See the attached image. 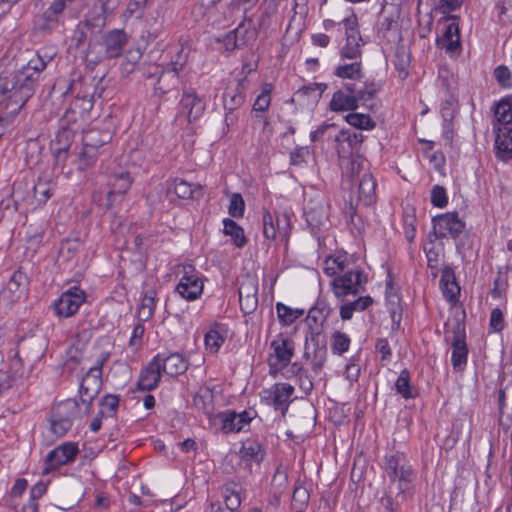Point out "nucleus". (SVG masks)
Returning <instances> with one entry per match:
<instances>
[{
	"mask_svg": "<svg viewBox=\"0 0 512 512\" xmlns=\"http://www.w3.org/2000/svg\"><path fill=\"white\" fill-rule=\"evenodd\" d=\"M373 302V298L369 295L361 296L352 302H347L341 305L339 309L340 317L343 321H348L352 319L354 312L365 311L373 304Z\"/></svg>",
	"mask_w": 512,
	"mask_h": 512,
	"instance_id": "obj_38",
	"label": "nucleus"
},
{
	"mask_svg": "<svg viewBox=\"0 0 512 512\" xmlns=\"http://www.w3.org/2000/svg\"><path fill=\"white\" fill-rule=\"evenodd\" d=\"M156 291L152 288L145 291L141 305L137 310L138 319L140 322L148 321L154 314L156 308Z\"/></svg>",
	"mask_w": 512,
	"mask_h": 512,
	"instance_id": "obj_45",
	"label": "nucleus"
},
{
	"mask_svg": "<svg viewBox=\"0 0 512 512\" xmlns=\"http://www.w3.org/2000/svg\"><path fill=\"white\" fill-rule=\"evenodd\" d=\"M98 158V150L83 145L79 154V169L84 170L92 166Z\"/></svg>",
	"mask_w": 512,
	"mask_h": 512,
	"instance_id": "obj_58",
	"label": "nucleus"
},
{
	"mask_svg": "<svg viewBox=\"0 0 512 512\" xmlns=\"http://www.w3.org/2000/svg\"><path fill=\"white\" fill-rule=\"evenodd\" d=\"M76 130L70 128H61L56 134L53 141L54 155L58 160L65 161L67 159L68 150L74 140Z\"/></svg>",
	"mask_w": 512,
	"mask_h": 512,
	"instance_id": "obj_33",
	"label": "nucleus"
},
{
	"mask_svg": "<svg viewBox=\"0 0 512 512\" xmlns=\"http://www.w3.org/2000/svg\"><path fill=\"white\" fill-rule=\"evenodd\" d=\"M179 282L175 286L174 292L182 299L193 302L199 299L204 290L203 275L192 264H184L178 270Z\"/></svg>",
	"mask_w": 512,
	"mask_h": 512,
	"instance_id": "obj_7",
	"label": "nucleus"
},
{
	"mask_svg": "<svg viewBox=\"0 0 512 512\" xmlns=\"http://www.w3.org/2000/svg\"><path fill=\"white\" fill-rule=\"evenodd\" d=\"M334 75L346 82H356L358 85H362L364 73L362 62L357 59L352 63L340 64L335 67Z\"/></svg>",
	"mask_w": 512,
	"mask_h": 512,
	"instance_id": "obj_31",
	"label": "nucleus"
},
{
	"mask_svg": "<svg viewBox=\"0 0 512 512\" xmlns=\"http://www.w3.org/2000/svg\"><path fill=\"white\" fill-rule=\"evenodd\" d=\"M364 139L365 137L362 133L342 129L335 137L339 156L346 158L353 154H358L361 150Z\"/></svg>",
	"mask_w": 512,
	"mask_h": 512,
	"instance_id": "obj_19",
	"label": "nucleus"
},
{
	"mask_svg": "<svg viewBox=\"0 0 512 512\" xmlns=\"http://www.w3.org/2000/svg\"><path fill=\"white\" fill-rule=\"evenodd\" d=\"M380 86L375 81H366L362 85L356 82H344L330 100L329 108L333 112L355 111L359 106L372 108L370 103L376 97Z\"/></svg>",
	"mask_w": 512,
	"mask_h": 512,
	"instance_id": "obj_2",
	"label": "nucleus"
},
{
	"mask_svg": "<svg viewBox=\"0 0 512 512\" xmlns=\"http://www.w3.org/2000/svg\"><path fill=\"white\" fill-rule=\"evenodd\" d=\"M154 359L159 364L160 370L169 376H179L185 373L189 366L185 357L178 352L170 353L168 355L165 353H158L154 356Z\"/></svg>",
	"mask_w": 512,
	"mask_h": 512,
	"instance_id": "obj_20",
	"label": "nucleus"
},
{
	"mask_svg": "<svg viewBox=\"0 0 512 512\" xmlns=\"http://www.w3.org/2000/svg\"><path fill=\"white\" fill-rule=\"evenodd\" d=\"M206 110V102L194 90L184 91L178 106V116L185 117L189 123L197 121Z\"/></svg>",
	"mask_w": 512,
	"mask_h": 512,
	"instance_id": "obj_15",
	"label": "nucleus"
},
{
	"mask_svg": "<svg viewBox=\"0 0 512 512\" xmlns=\"http://www.w3.org/2000/svg\"><path fill=\"white\" fill-rule=\"evenodd\" d=\"M433 230L429 233L432 243V235L436 239L452 238L457 239L465 230L466 224L459 217L458 212H446L432 218Z\"/></svg>",
	"mask_w": 512,
	"mask_h": 512,
	"instance_id": "obj_10",
	"label": "nucleus"
},
{
	"mask_svg": "<svg viewBox=\"0 0 512 512\" xmlns=\"http://www.w3.org/2000/svg\"><path fill=\"white\" fill-rule=\"evenodd\" d=\"M399 13L394 6L383 7L378 21V33L383 37L392 30H395L398 25Z\"/></svg>",
	"mask_w": 512,
	"mask_h": 512,
	"instance_id": "obj_40",
	"label": "nucleus"
},
{
	"mask_svg": "<svg viewBox=\"0 0 512 512\" xmlns=\"http://www.w3.org/2000/svg\"><path fill=\"white\" fill-rule=\"evenodd\" d=\"M495 148L498 159L509 162L512 160V126L496 127Z\"/></svg>",
	"mask_w": 512,
	"mask_h": 512,
	"instance_id": "obj_25",
	"label": "nucleus"
},
{
	"mask_svg": "<svg viewBox=\"0 0 512 512\" xmlns=\"http://www.w3.org/2000/svg\"><path fill=\"white\" fill-rule=\"evenodd\" d=\"M28 285V277L25 272L21 269H18L13 272L8 283L7 289L15 295V297L19 298L21 294L26 290Z\"/></svg>",
	"mask_w": 512,
	"mask_h": 512,
	"instance_id": "obj_49",
	"label": "nucleus"
},
{
	"mask_svg": "<svg viewBox=\"0 0 512 512\" xmlns=\"http://www.w3.org/2000/svg\"><path fill=\"white\" fill-rule=\"evenodd\" d=\"M47 61L40 54L31 58L17 71L0 68V126L14 123L21 109L34 95L41 73Z\"/></svg>",
	"mask_w": 512,
	"mask_h": 512,
	"instance_id": "obj_1",
	"label": "nucleus"
},
{
	"mask_svg": "<svg viewBox=\"0 0 512 512\" xmlns=\"http://www.w3.org/2000/svg\"><path fill=\"white\" fill-rule=\"evenodd\" d=\"M168 192H173L179 199L199 198L203 195L202 186L192 184L183 179L175 178L168 187Z\"/></svg>",
	"mask_w": 512,
	"mask_h": 512,
	"instance_id": "obj_32",
	"label": "nucleus"
},
{
	"mask_svg": "<svg viewBox=\"0 0 512 512\" xmlns=\"http://www.w3.org/2000/svg\"><path fill=\"white\" fill-rule=\"evenodd\" d=\"M133 179L129 172L115 173L110 177V190L107 193V205L112 206L116 195H124L130 189Z\"/></svg>",
	"mask_w": 512,
	"mask_h": 512,
	"instance_id": "obj_28",
	"label": "nucleus"
},
{
	"mask_svg": "<svg viewBox=\"0 0 512 512\" xmlns=\"http://www.w3.org/2000/svg\"><path fill=\"white\" fill-rule=\"evenodd\" d=\"M227 338V327L221 323H215L205 334V347L211 354H216Z\"/></svg>",
	"mask_w": 512,
	"mask_h": 512,
	"instance_id": "obj_34",
	"label": "nucleus"
},
{
	"mask_svg": "<svg viewBox=\"0 0 512 512\" xmlns=\"http://www.w3.org/2000/svg\"><path fill=\"white\" fill-rule=\"evenodd\" d=\"M218 418L222 423V431L225 433L240 432L244 426L250 423L253 416L249 411L236 413L232 410H227L218 414Z\"/></svg>",
	"mask_w": 512,
	"mask_h": 512,
	"instance_id": "obj_23",
	"label": "nucleus"
},
{
	"mask_svg": "<svg viewBox=\"0 0 512 512\" xmlns=\"http://www.w3.org/2000/svg\"><path fill=\"white\" fill-rule=\"evenodd\" d=\"M351 340L343 332L335 331L331 336V349L334 354H343L349 350Z\"/></svg>",
	"mask_w": 512,
	"mask_h": 512,
	"instance_id": "obj_55",
	"label": "nucleus"
},
{
	"mask_svg": "<svg viewBox=\"0 0 512 512\" xmlns=\"http://www.w3.org/2000/svg\"><path fill=\"white\" fill-rule=\"evenodd\" d=\"M367 275L359 267H349L341 275L334 277L330 283L336 298L343 300L348 295H358L365 291Z\"/></svg>",
	"mask_w": 512,
	"mask_h": 512,
	"instance_id": "obj_6",
	"label": "nucleus"
},
{
	"mask_svg": "<svg viewBox=\"0 0 512 512\" xmlns=\"http://www.w3.org/2000/svg\"><path fill=\"white\" fill-rule=\"evenodd\" d=\"M265 450L261 443L254 439H247L237 454L239 469L251 474L254 467H259L265 458Z\"/></svg>",
	"mask_w": 512,
	"mask_h": 512,
	"instance_id": "obj_13",
	"label": "nucleus"
},
{
	"mask_svg": "<svg viewBox=\"0 0 512 512\" xmlns=\"http://www.w3.org/2000/svg\"><path fill=\"white\" fill-rule=\"evenodd\" d=\"M329 204L321 199L310 200L304 210L306 222L312 231L326 229L330 224L329 220Z\"/></svg>",
	"mask_w": 512,
	"mask_h": 512,
	"instance_id": "obj_14",
	"label": "nucleus"
},
{
	"mask_svg": "<svg viewBox=\"0 0 512 512\" xmlns=\"http://www.w3.org/2000/svg\"><path fill=\"white\" fill-rule=\"evenodd\" d=\"M329 312L326 307L320 308L319 306L313 307L309 310L308 316H307V322L310 325L311 323H314V326L319 325L322 328V325L324 321L326 320Z\"/></svg>",
	"mask_w": 512,
	"mask_h": 512,
	"instance_id": "obj_63",
	"label": "nucleus"
},
{
	"mask_svg": "<svg viewBox=\"0 0 512 512\" xmlns=\"http://www.w3.org/2000/svg\"><path fill=\"white\" fill-rule=\"evenodd\" d=\"M112 139L109 130L91 128L83 135V145L99 150L100 147L108 144Z\"/></svg>",
	"mask_w": 512,
	"mask_h": 512,
	"instance_id": "obj_43",
	"label": "nucleus"
},
{
	"mask_svg": "<svg viewBox=\"0 0 512 512\" xmlns=\"http://www.w3.org/2000/svg\"><path fill=\"white\" fill-rule=\"evenodd\" d=\"M274 86L272 83L265 82L261 85V92L256 97L253 105L252 112L255 113V117L262 120L264 127L269 125V120L264 116V113L267 112L270 108L272 101V92Z\"/></svg>",
	"mask_w": 512,
	"mask_h": 512,
	"instance_id": "obj_26",
	"label": "nucleus"
},
{
	"mask_svg": "<svg viewBox=\"0 0 512 512\" xmlns=\"http://www.w3.org/2000/svg\"><path fill=\"white\" fill-rule=\"evenodd\" d=\"M348 256L346 253H338L333 256L326 257L324 261L323 271L326 275L336 277L341 275L349 268Z\"/></svg>",
	"mask_w": 512,
	"mask_h": 512,
	"instance_id": "obj_39",
	"label": "nucleus"
},
{
	"mask_svg": "<svg viewBox=\"0 0 512 512\" xmlns=\"http://www.w3.org/2000/svg\"><path fill=\"white\" fill-rule=\"evenodd\" d=\"M258 284L254 280H247L239 287L240 309L245 315L252 314L258 307Z\"/></svg>",
	"mask_w": 512,
	"mask_h": 512,
	"instance_id": "obj_24",
	"label": "nucleus"
},
{
	"mask_svg": "<svg viewBox=\"0 0 512 512\" xmlns=\"http://www.w3.org/2000/svg\"><path fill=\"white\" fill-rule=\"evenodd\" d=\"M309 498H310L309 492L304 486H302V485L295 486V488L293 490V495H292L293 508L297 512H302L306 508Z\"/></svg>",
	"mask_w": 512,
	"mask_h": 512,
	"instance_id": "obj_57",
	"label": "nucleus"
},
{
	"mask_svg": "<svg viewBox=\"0 0 512 512\" xmlns=\"http://www.w3.org/2000/svg\"><path fill=\"white\" fill-rule=\"evenodd\" d=\"M493 75L497 83L503 88H510L512 86V74L509 68L505 65L497 66L494 69Z\"/></svg>",
	"mask_w": 512,
	"mask_h": 512,
	"instance_id": "obj_62",
	"label": "nucleus"
},
{
	"mask_svg": "<svg viewBox=\"0 0 512 512\" xmlns=\"http://www.w3.org/2000/svg\"><path fill=\"white\" fill-rule=\"evenodd\" d=\"M327 87L326 83H310L300 87L295 92V95L299 97L307 96L312 98L314 101H318Z\"/></svg>",
	"mask_w": 512,
	"mask_h": 512,
	"instance_id": "obj_54",
	"label": "nucleus"
},
{
	"mask_svg": "<svg viewBox=\"0 0 512 512\" xmlns=\"http://www.w3.org/2000/svg\"><path fill=\"white\" fill-rule=\"evenodd\" d=\"M263 235L268 240H275L277 235L287 238L290 232V217L284 213L273 215L269 210L264 209L262 215Z\"/></svg>",
	"mask_w": 512,
	"mask_h": 512,
	"instance_id": "obj_16",
	"label": "nucleus"
},
{
	"mask_svg": "<svg viewBox=\"0 0 512 512\" xmlns=\"http://www.w3.org/2000/svg\"><path fill=\"white\" fill-rule=\"evenodd\" d=\"M59 410L60 408L53 411L50 418V431L57 438L65 436L72 427L71 418L62 415Z\"/></svg>",
	"mask_w": 512,
	"mask_h": 512,
	"instance_id": "obj_44",
	"label": "nucleus"
},
{
	"mask_svg": "<svg viewBox=\"0 0 512 512\" xmlns=\"http://www.w3.org/2000/svg\"><path fill=\"white\" fill-rule=\"evenodd\" d=\"M78 453L79 448L77 443L64 442L58 445L46 455L42 474L48 475L59 467L72 463Z\"/></svg>",
	"mask_w": 512,
	"mask_h": 512,
	"instance_id": "obj_12",
	"label": "nucleus"
},
{
	"mask_svg": "<svg viewBox=\"0 0 512 512\" xmlns=\"http://www.w3.org/2000/svg\"><path fill=\"white\" fill-rule=\"evenodd\" d=\"M189 49L181 45L170 62L160 74L154 91L158 96H163L173 89H176L180 83L179 72L188 62Z\"/></svg>",
	"mask_w": 512,
	"mask_h": 512,
	"instance_id": "obj_5",
	"label": "nucleus"
},
{
	"mask_svg": "<svg viewBox=\"0 0 512 512\" xmlns=\"http://www.w3.org/2000/svg\"><path fill=\"white\" fill-rule=\"evenodd\" d=\"M85 299L86 294L83 290L76 286L71 287L55 302V312L60 317L68 318L78 311Z\"/></svg>",
	"mask_w": 512,
	"mask_h": 512,
	"instance_id": "obj_17",
	"label": "nucleus"
},
{
	"mask_svg": "<svg viewBox=\"0 0 512 512\" xmlns=\"http://www.w3.org/2000/svg\"><path fill=\"white\" fill-rule=\"evenodd\" d=\"M445 20L451 21L445 26L444 32L440 38L437 39V46L445 49L450 55L459 54L461 51L460 29L457 22L458 17L449 15Z\"/></svg>",
	"mask_w": 512,
	"mask_h": 512,
	"instance_id": "obj_18",
	"label": "nucleus"
},
{
	"mask_svg": "<svg viewBox=\"0 0 512 512\" xmlns=\"http://www.w3.org/2000/svg\"><path fill=\"white\" fill-rule=\"evenodd\" d=\"M104 46L107 57H118L127 44V34L121 29L109 31L104 37Z\"/></svg>",
	"mask_w": 512,
	"mask_h": 512,
	"instance_id": "obj_30",
	"label": "nucleus"
},
{
	"mask_svg": "<svg viewBox=\"0 0 512 512\" xmlns=\"http://www.w3.org/2000/svg\"><path fill=\"white\" fill-rule=\"evenodd\" d=\"M496 127L512 126V95L502 98L494 106Z\"/></svg>",
	"mask_w": 512,
	"mask_h": 512,
	"instance_id": "obj_37",
	"label": "nucleus"
},
{
	"mask_svg": "<svg viewBox=\"0 0 512 512\" xmlns=\"http://www.w3.org/2000/svg\"><path fill=\"white\" fill-rule=\"evenodd\" d=\"M33 194L39 205L45 204L54 194V184L39 179L33 187Z\"/></svg>",
	"mask_w": 512,
	"mask_h": 512,
	"instance_id": "obj_52",
	"label": "nucleus"
},
{
	"mask_svg": "<svg viewBox=\"0 0 512 512\" xmlns=\"http://www.w3.org/2000/svg\"><path fill=\"white\" fill-rule=\"evenodd\" d=\"M272 352L268 364L272 370H281L288 366L294 356V342L283 333L278 334L270 343Z\"/></svg>",
	"mask_w": 512,
	"mask_h": 512,
	"instance_id": "obj_11",
	"label": "nucleus"
},
{
	"mask_svg": "<svg viewBox=\"0 0 512 512\" xmlns=\"http://www.w3.org/2000/svg\"><path fill=\"white\" fill-rule=\"evenodd\" d=\"M377 182L370 172H364L358 182L357 186V200L356 206L362 204L364 206H371L377 200Z\"/></svg>",
	"mask_w": 512,
	"mask_h": 512,
	"instance_id": "obj_22",
	"label": "nucleus"
},
{
	"mask_svg": "<svg viewBox=\"0 0 512 512\" xmlns=\"http://www.w3.org/2000/svg\"><path fill=\"white\" fill-rule=\"evenodd\" d=\"M395 389L404 399H413L417 396V391L410 384V372L407 369H403L396 382Z\"/></svg>",
	"mask_w": 512,
	"mask_h": 512,
	"instance_id": "obj_47",
	"label": "nucleus"
},
{
	"mask_svg": "<svg viewBox=\"0 0 512 512\" xmlns=\"http://www.w3.org/2000/svg\"><path fill=\"white\" fill-rule=\"evenodd\" d=\"M120 397L115 394L105 395L99 403L100 410L98 413L105 418L114 417L117 414L119 407Z\"/></svg>",
	"mask_w": 512,
	"mask_h": 512,
	"instance_id": "obj_51",
	"label": "nucleus"
},
{
	"mask_svg": "<svg viewBox=\"0 0 512 512\" xmlns=\"http://www.w3.org/2000/svg\"><path fill=\"white\" fill-rule=\"evenodd\" d=\"M446 339L451 342V362L454 370L461 371L467 364L468 348L466 345L465 324L459 320L445 323Z\"/></svg>",
	"mask_w": 512,
	"mask_h": 512,
	"instance_id": "obj_8",
	"label": "nucleus"
},
{
	"mask_svg": "<svg viewBox=\"0 0 512 512\" xmlns=\"http://www.w3.org/2000/svg\"><path fill=\"white\" fill-rule=\"evenodd\" d=\"M162 371L159 368V364L153 358L148 365L141 371L137 387L142 391H151L155 389L161 379Z\"/></svg>",
	"mask_w": 512,
	"mask_h": 512,
	"instance_id": "obj_27",
	"label": "nucleus"
},
{
	"mask_svg": "<svg viewBox=\"0 0 512 512\" xmlns=\"http://www.w3.org/2000/svg\"><path fill=\"white\" fill-rule=\"evenodd\" d=\"M316 346L326 347V342L324 340V337L322 336V328L319 325H310L305 336V347L312 349Z\"/></svg>",
	"mask_w": 512,
	"mask_h": 512,
	"instance_id": "obj_56",
	"label": "nucleus"
},
{
	"mask_svg": "<svg viewBox=\"0 0 512 512\" xmlns=\"http://www.w3.org/2000/svg\"><path fill=\"white\" fill-rule=\"evenodd\" d=\"M223 102L225 110H237L245 103V96L235 95L227 90L223 94Z\"/></svg>",
	"mask_w": 512,
	"mask_h": 512,
	"instance_id": "obj_64",
	"label": "nucleus"
},
{
	"mask_svg": "<svg viewBox=\"0 0 512 512\" xmlns=\"http://www.w3.org/2000/svg\"><path fill=\"white\" fill-rule=\"evenodd\" d=\"M345 31V44L340 48L341 59L357 60L362 56L361 47L364 41L359 31V23L356 14L351 13L342 20Z\"/></svg>",
	"mask_w": 512,
	"mask_h": 512,
	"instance_id": "obj_9",
	"label": "nucleus"
},
{
	"mask_svg": "<svg viewBox=\"0 0 512 512\" xmlns=\"http://www.w3.org/2000/svg\"><path fill=\"white\" fill-rule=\"evenodd\" d=\"M245 211V202L240 193H233L230 197L229 214L234 218H242Z\"/></svg>",
	"mask_w": 512,
	"mask_h": 512,
	"instance_id": "obj_59",
	"label": "nucleus"
},
{
	"mask_svg": "<svg viewBox=\"0 0 512 512\" xmlns=\"http://www.w3.org/2000/svg\"><path fill=\"white\" fill-rule=\"evenodd\" d=\"M304 357L308 361L312 372L315 375H318L327 360V347H314V348H308L305 347L304 351Z\"/></svg>",
	"mask_w": 512,
	"mask_h": 512,
	"instance_id": "obj_42",
	"label": "nucleus"
},
{
	"mask_svg": "<svg viewBox=\"0 0 512 512\" xmlns=\"http://www.w3.org/2000/svg\"><path fill=\"white\" fill-rule=\"evenodd\" d=\"M293 392L294 387L289 383H280L275 386L273 391V406L276 410H281L283 415L288 409Z\"/></svg>",
	"mask_w": 512,
	"mask_h": 512,
	"instance_id": "obj_41",
	"label": "nucleus"
},
{
	"mask_svg": "<svg viewBox=\"0 0 512 512\" xmlns=\"http://www.w3.org/2000/svg\"><path fill=\"white\" fill-rule=\"evenodd\" d=\"M76 0H53L43 11L36 13L32 20V30L37 35L49 36L65 25V11Z\"/></svg>",
	"mask_w": 512,
	"mask_h": 512,
	"instance_id": "obj_3",
	"label": "nucleus"
},
{
	"mask_svg": "<svg viewBox=\"0 0 512 512\" xmlns=\"http://www.w3.org/2000/svg\"><path fill=\"white\" fill-rule=\"evenodd\" d=\"M440 287L446 300L451 303L457 301L460 294V287L456 282L455 275L451 269L445 268L442 271Z\"/></svg>",
	"mask_w": 512,
	"mask_h": 512,
	"instance_id": "obj_35",
	"label": "nucleus"
},
{
	"mask_svg": "<svg viewBox=\"0 0 512 512\" xmlns=\"http://www.w3.org/2000/svg\"><path fill=\"white\" fill-rule=\"evenodd\" d=\"M385 472L392 483H397V497L404 499L413 488L416 473L412 466L400 455L385 457Z\"/></svg>",
	"mask_w": 512,
	"mask_h": 512,
	"instance_id": "obj_4",
	"label": "nucleus"
},
{
	"mask_svg": "<svg viewBox=\"0 0 512 512\" xmlns=\"http://www.w3.org/2000/svg\"><path fill=\"white\" fill-rule=\"evenodd\" d=\"M222 495L227 509L235 511L240 507L241 497L237 489V484L234 482L226 483L222 488Z\"/></svg>",
	"mask_w": 512,
	"mask_h": 512,
	"instance_id": "obj_48",
	"label": "nucleus"
},
{
	"mask_svg": "<svg viewBox=\"0 0 512 512\" xmlns=\"http://www.w3.org/2000/svg\"><path fill=\"white\" fill-rule=\"evenodd\" d=\"M276 311L279 321L286 326L294 323L304 313L303 310L292 309L281 302L276 303Z\"/></svg>",
	"mask_w": 512,
	"mask_h": 512,
	"instance_id": "obj_53",
	"label": "nucleus"
},
{
	"mask_svg": "<svg viewBox=\"0 0 512 512\" xmlns=\"http://www.w3.org/2000/svg\"><path fill=\"white\" fill-rule=\"evenodd\" d=\"M223 233L230 236L234 245L238 248H242L247 244V238L244 234V229L230 218L223 220Z\"/></svg>",
	"mask_w": 512,
	"mask_h": 512,
	"instance_id": "obj_46",
	"label": "nucleus"
},
{
	"mask_svg": "<svg viewBox=\"0 0 512 512\" xmlns=\"http://www.w3.org/2000/svg\"><path fill=\"white\" fill-rule=\"evenodd\" d=\"M396 60L394 62L395 68L398 71V76L401 79H406L409 75L408 67L410 63L409 55L405 51H398L396 53Z\"/></svg>",
	"mask_w": 512,
	"mask_h": 512,
	"instance_id": "obj_61",
	"label": "nucleus"
},
{
	"mask_svg": "<svg viewBox=\"0 0 512 512\" xmlns=\"http://www.w3.org/2000/svg\"><path fill=\"white\" fill-rule=\"evenodd\" d=\"M79 113L74 108H68L59 119V127L70 128L73 130L78 129Z\"/></svg>",
	"mask_w": 512,
	"mask_h": 512,
	"instance_id": "obj_60",
	"label": "nucleus"
},
{
	"mask_svg": "<svg viewBox=\"0 0 512 512\" xmlns=\"http://www.w3.org/2000/svg\"><path fill=\"white\" fill-rule=\"evenodd\" d=\"M499 422L509 427L512 423V383L500 388L498 393Z\"/></svg>",
	"mask_w": 512,
	"mask_h": 512,
	"instance_id": "obj_29",
	"label": "nucleus"
},
{
	"mask_svg": "<svg viewBox=\"0 0 512 512\" xmlns=\"http://www.w3.org/2000/svg\"><path fill=\"white\" fill-rule=\"evenodd\" d=\"M105 24V17L103 16H94L93 18L87 17L80 21L74 32V40L77 45L80 46L85 42L88 31H92L95 28L100 30L105 26Z\"/></svg>",
	"mask_w": 512,
	"mask_h": 512,
	"instance_id": "obj_36",
	"label": "nucleus"
},
{
	"mask_svg": "<svg viewBox=\"0 0 512 512\" xmlns=\"http://www.w3.org/2000/svg\"><path fill=\"white\" fill-rule=\"evenodd\" d=\"M102 387V378L95 377L91 374L83 376L79 386L80 402L85 405V413L91 410L93 400L97 397Z\"/></svg>",
	"mask_w": 512,
	"mask_h": 512,
	"instance_id": "obj_21",
	"label": "nucleus"
},
{
	"mask_svg": "<svg viewBox=\"0 0 512 512\" xmlns=\"http://www.w3.org/2000/svg\"><path fill=\"white\" fill-rule=\"evenodd\" d=\"M346 122L354 128L359 130H372L375 128L376 123L368 114L356 113L352 111L345 116Z\"/></svg>",
	"mask_w": 512,
	"mask_h": 512,
	"instance_id": "obj_50",
	"label": "nucleus"
}]
</instances>
